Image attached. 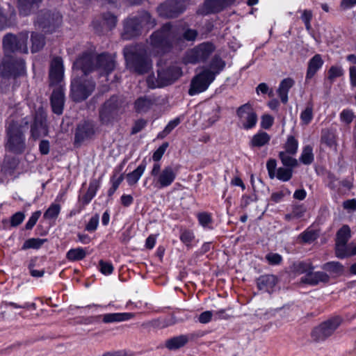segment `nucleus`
I'll list each match as a JSON object with an SVG mask.
<instances>
[{
	"mask_svg": "<svg viewBox=\"0 0 356 356\" xmlns=\"http://www.w3.org/2000/svg\"><path fill=\"white\" fill-rule=\"evenodd\" d=\"M197 36V32L195 29H187L181 35L176 26L166 23L150 35L149 44L156 54H162L168 51L181 37L186 40L194 41Z\"/></svg>",
	"mask_w": 356,
	"mask_h": 356,
	"instance_id": "nucleus-1",
	"label": "nucleus"
},
{
	"mask_svg": "<svg viewBox=\"0 0 356 356\" xmlns=\"http://www.w3.org/2000/svg\"><path fill=\"white\" fill-rule=\"evenodd\" d=\"M64 75V67L63 60L60 57H55L51 62L49 69V82L50 86L59 85L56 87L52 92L50 98L52 111L57 115L63 113L65 95L63 89L60 83L63 81Z\"/></svg>",
	"mask_w": 356,
	"mask_h": 356,
	"instance_id": "nucleus-2",
	"label": "nucleus"
},
{
	"mask_svg": "<svg viewBox=\"0 0 356 356\" xmlns=\"http://www.w3.org/2000/svg\"><path fill=\"white\" fill-rule=\"evenodd\" d=\"M127 67L138 74L147 73L152 67V62L145 48L140 44L124 49Z\"/></svg>",
	"mask_w": 356,
	"mask_h": 356,
	"instance_id": "nucleus-3",
	"label": "nucleus"
},
{
	"mask_svg": "<svg viewBox=\"0 0 356 356\" xmlns=\"http://www.w3.org/2000/svg\"><path fill=\"white\" fill-rule=\"evenodd\" d=\"M128 106L129 102L122 95H112L99 108V118L101 123L108 125L119 120Z\"/></svg>",
	"mask_w": 356,
	"mask_h": 356,
	"instance_id": "nucleus-4",
	"label": "nucleus"
},
{
	"mask_svg": "<svg viewBox=\"0 0 356 356\" xmlns=\"http://www.w3.org/2000/svg\"><path fill=\"white\" fill-rule=\"evenodd\" d=\"M28 121L19 123L10 122L6 128L7 142L6 148L15 154H22L26 148L24 132L27 129Z\"/></svg>",
	"mask_w": 356,
	"mask_h": 356,
	"instance_id": "nucleus-5",
	"label": "nucleus"
},
{
	"mask_svg": "<svg viewBox=\"0 0 356 356\" xmlns=\"http://www.w3.org/2000/svg\"><path fill=\"white\" fill-rule=\"evenodd\" d=\"M26 73L25 63L21 58L13 55H4L0 64L1 82L3 79H16Z\"/></svg>",
	"mask_w": 356,
	"mask_h": 356,
	"instance_id": "nucleus-6",
	"label": "nucleus"
},
{
	"mask_svg": "<svg viewBox=\"0 0 356 356\" xmlns=\"http://www.w3.org/2000/svg\"><path fill=\"white\" fill-rule=\"evenodd\" d=\"M182 74L181 70L177 65H170L161 67L157 70V79L154 81L152 76L147 79V83L149 88L163 87L171 85L176 81Z\"/></svg>",
	"mask_w": 356,
	"mask_h": 356,
	"instance_id": "nucleus-7",
	"label": "nucleus"
},
{
	"mask_svg": "<svg viewBox=\"0 0 356 356\" xmlns=\"http://www.w3.org/2000/svg\"><path fill=\"white\" fill-rule=\"evenodd\" d=\"M29 33L21 32L17 35L8 33L3 38L4 55H12L15 52L28 53L27 40Z\"/></svg>",
	"mask_w": 356,
	"mask_h": 356,
	"instance_id": "nucleus-8",
	"label": "nucleus"
},
{
	"mask_svg": "<svg viewBox=\"0 0 356 356\" xmlns=\"http://www.w3.org/2000/svg\"><path fill=\"white\" fill-rule=\"evenodd\" d=\"M177 169L171 165L165 166L161 170V165L156 163L151 171V175L154 177L155 187L163 188L169 186L176 178Z\"/></svg>",
	"mask_w": 356,
	"mask_h": 356,
	"instance_id": "nucleus-9",
	"label": "nucleus"
},
{
	"mask_svg": "<svg viewBox=\"0 0 356 356\" xmlns=\"http://www.w3.org/2000/svg\"><path fill=\"white\" fill-rule=\"evenodd\" d=\"M214 50L215 47L212 43L203 42L188 51L184 58V61L186 64L204 62Z\"/></svg>",
	"mask_w": 356,
	"mask_h": 356,
	"instance_id": "nucleus-10",
	"label": "nucleus"
},
{
	"mask_svg": "<svg viewBox=\"0 0 356 356\" xmlns=\"http://www.w3.org/2000/svg\"><path fill=\"white\" fill-rule=\"evenodd\" d=\"M95 88V83L91 80L81 77L75 79L71 84V95L75 102H81L88 98Z\"/></svg>",
	"mask_w": 356,
	"mask_h": 356,
	"instance_id": "nucleus-11",
	"label": "nucleus"
},
{
	"mask_svg": "<svg viewBox=\"0 0 356 356\" xmlns=\"http://www.w3.org/2000/svg\"><path fill=\"white\" fill-rule=\"evenodd\" d=\"M189 0H167L156 8L159 16L165 18H175L184 13Z\"/></svg>",
	"mask_w": 356,
	"mask_h": 356,
	"instance_id": "nucleus-12",
	"label": "nucleus"
},
{
	"mask_svg": "<svg viewBox=\"0 0 356 356\" xmlns=\"http://www.w3.org/2000/svg\"><path fill=\"white\" fill-rule=\"evenodd\" d=\"M214 79V73H212L210 70H204L192 79L188 91L189 95H194L204 92Z\"/></svg>",
	"mask_w": 356,
	"mask_h": 356,
	"instance_id": "nucleus-13",
	"label": "nucleus"
},
{
	"mask_svg": "<svg viewBox=\"0 0 356 356\" xmlns=\"http://www.w3.org/2000/svg\"><path fill=\"white\" fill-rule=\"evenodd\" d=\"M62 21V16L56 12L49 10H41L39 12L35 20V23L40 28L47 32L52 31L58 26Z\"/></svg>",
	"mask_w": 356,
	"mask_h": 356,
	"instance_id": "nucleus-14",
	"label": "nucleus"
},
{
	"mask_svg": "<svg viewBox=\"0 0 356 356\" xmlns=\"http://www.w3.org/2000/svg\"><path fill=\"white\" fill-rule=\"evenodd\" d=\"M341 323V319L339 317H334L323 322L314 329L312 333V337L316 341L326 339L334 333Z\"/></svg>",
	"mask_w": 356,
	"mask_h": 356,
	"instance_id": "nucleus-15",
	"label": "nucleus"
},
{
	"mask_svg": "<svg viewBox=\"0 0 356 356\" xmlns=\"http://www.w3.org/2000/svg\"><path fill=\"white\" fill-rule=\"evenodd\" d=\"M96 56L91 52H83L74 61L73 64L74 70H80L85 76L96 71Z\"/></svg>",
	"mask_w": 356,
	"mask_h": 356,
	"instance_id": "nucleus-16",
	"label": "nucleus"
},
{
	"mask_svg": "<svg viewBox=\"0 0 356 356\" xmlns=\"http://www.w3.org/2000/svg\"><path fill=\"white\" fill-rule=\"evenodd\" d=\"M236 115L245 129H252L257 122V115L250 103L239 106L236 110Z\"/></svg>",
	"mask_w": 356,
	"mask_h": 356,
	"instance_id": "nucleus-17",
	"label": "nucleus"
},
{
	"mask_svg": "<svg viewBox=\"0 0 356 356\" xmlns=\"http://www.w3.org/2000/svg\"><path fill=\"white\" fill-rule=\"evenodd\" d=\"M235 0H204L197 13L202 15L218 13L232 5Z\"/></svg>",
	"mask_w": 356,
	"mask_h": 356,
	"instance_id": "nucleus-18",
	"label": "nucleus"
},
{
	"mask_svg": "<svg viewBox=\"0 0 356 356\" xmlns=\"http://www.w3.org/2000/svg\"><path fill=\"white\" fill-rule=\"evenodd\" d=\"M96 71L100 76L108 75L115 67L114 57L107 53H103L96 56Z\"/></svg>",
	"mask_w": 356,
	"mask_h": 356,
	"instance_id": "nucleus-19",
	"label": "nucleus"
},
{
	"mask_svg": "<svg viewBox=\"0 0 356 356\" xmlns=\"http://www.w3.org/2000/svg\"><path fill=\"white\" fill-rule=\"evenodd\" d=\"M123 26V31L121 33V38L123 40H131L141 33L142 26L136 16L125 19Z\"/></svg>",
	"mask_w": 356,
	"mask_h": 356,
	"instance_id": "nucleus-20",
	"label": "nucleus"
},
{
	"mask_svg": "<svg viewBox=\"0 0 356 356\" xmlns=\"http://www.w3.org/2000/svg\"><path fill=\"white\" fill-rule=\"evenodd\" d=\"M95 133V125L92 122H81L76 129L74 142L75 143H81L92 138Z\"/></svg>",
	"mask_w": 356,
	"mask_h": 356,
	"instance_id": "nucleus-21",
	"label": "nucleus"
},
{
	"mask_svg": "<svg viewBox=\"0 0 356 356\" xmlns=\"http://www.w3.org/2000/svg\"><path fill=\"white\" fill-rule=\"evenodd\" d=\"M31 133L34 139H38L47 135L48 129L46 124V117L43 113H37L35 115L34 121L31 127Z\"/></svg>",
	"mask_w": 356,
	"mask_h": 356,
	"instance_id": "nucleus-22",
	"label": "nucleus"
},
{
	"mask_svg": "<svg viewBox=\"0 0 356 356\" xmlns=\"http://www.w3.org/2000/svg\"><path fill=\"white\" fill-rule=\"evenodd\" d=\"M330 280L328 275L322 271L313 273L310 270L306 275L301 278V282L310 285H317L320 282L327 283Z\"/></svg>",
	"mask_w": 356,
	"mask_h": 356,
	"instance_id": "nucleus-23",
	"label": "nucleus"
},
{
	"mask_svg": "<svg viewBox=\"0 0 356 356\" xmlns=\"http://www.w3.org/2000/svg\"><path fill=\"white\" fill-rule=\"evenodd\" d=\"M42 0H18V8L20 15L26 16L38 8Z\"/></svg>",
	"mask_w": 356,
	"mask_h": 356,
	"instance_id": "nucleus-24",
	"label": "nucleus"
},
{
	"mask_svg": "<svg viewBox=\"0 0 356 356\" xmlns=\"http://www.w3.org/2000/svg\"><path fill=\"white\" fill-rule=\"evenodd\" d=\"M277 283V278L273 275H265L259 277L257 280L259 290L270 292Z\"/></svg>",
	"mask_w": 356,
	"mask_h": 356,
	"instance_id": "nucleus-25",
	"label": "nucleus"
},
{
	"mask_svg": "<svg viewBox=\"0 0 356 356\" xmlns=\"http://www.w3.org/2000/svg\"><path fill=\"white\" fill-rule=\"evenodd\" d=\"M155 104V100L149 97L138 98L134 103V108L138 113H145L150 110Z\"/></svg>",
	"mask_w": 356,
	"mask_h": 356,
	"instance_id": "nucleus-26",
	"label": "nucleus"
},
{
	"mask_svg": "<svg viewBox=\"0 0 356 356\" xmlns=\"http://www.w3.org/2000/svg\"><path fill=\"white\" fill-rule=\"evenodd\" d=\"M323 60L320 54L314 55L309 61L306 79H312L316 72L323 66Z\"/></svg>",
	"mask_w": 356,
	"mask_h": 356,
	"instance_id": "nucleus-27",
	"label": "nucleus"
},
{
	"mask_svg": "<svg viewBox=\"0 0 356 356\" xmlns=\"http://www.w3.org/2000/svg\"><path fill=\"white\" fill-rule=\"evenodd\" d=\"M293 85L294 81L291 78H286L281 81L277 89V93L282 103H287L288 92Z\"/></svg>",
	"mask_w": 356,
	"mask_h": 356,
	"instance_id": "nucleus-28",
	"label": "nucleus"
},
{
	"mask_svg": "<svg viewBox=\"0 0 356 356\" xmlns=\"http://www.w3.org/2000/svg\"><path fill=\"white\" fill-rule=\"evenodd\" d=\"M134 316L133 313H113L102 316V321L105 323L121 322L129 320Z\"/></svg>",
	"mask_w": 356,
	"mask_h": 356,
	"instance_id": "nucleus-29",
	"label": "nucleus"
},
{
	"mask_svg": "<svg viewBox=\"0 0 356 356\" xmlns=\"http://www.w3.org/2000/svg\"><path fill=\"white\" fill-rule=\"evenodd\" d=\"M188 341L186 335H179L168 339L165 341V347L170 350H175L184 347Z\"/></svg>",
	"mask_w": 356,
	"mask_h": 356,
	"instance_id": "nucleus-30",
	"label": "nucleus"
},
{
	"mask_svg": "<svg viewBox=\"0 0 356 356\" xmlns=\"http://www.w3.org/2000/svg\"><path fill=\"white\" fill-rule=\"evenodd\" d=\"M335 254L339 259L350 257L354 255L352 249V243L347 244L345 243H335Z\"/></svg>",
	"mask_w": 356,
	"mask_h": 356,
	"instance_id": "nucleus-31",
	"label": "nucleus"
},
{
	"mask_svg": "<svg viewBox=\"0 0 356 356\" xmlns=\"http://www.w3.org/2000/svg\"><path fill=\"white\" fill-rule=\"evenodd\" d=\"M270 139V137L267 133L260 131L252 138L250 146L252 147H261L268 144Z\"/></svg>",
	"mask_w": 356,
	"mask_h": 356,
	"instance_id": "nucleus-32",
	"label": "nucleus"
},
{
	"mask_svg": "<svg viewBox=\"0 0 356 356\" xmlns=\"http://www.w3.org/2000/svg\"><path fill=\"white\" fill-rule=\"evenodd\" d=\"M145 169V164L141 163L133 172L128 173L126 176L127 181L129 186L136 184L143 174Z\"/></svg>",
	"mask_w": 356,
	"mask_h": 356,
	"instance_id": "nucleus-33",
	"label": "nucleus"
},
{
	"mask_svg": "<svg viewBox=\"0 0 356 356\" xmlns=\"http://www.w3.org/2000/svg\"><path fill=\"white\" fill-rule=\"evenodd\" d=\"M32 46V53H35L40 51L44 46L45 40L43 35L38 33H32L31 37Z\"/></svg>",
	"mask_w": 356,
	"mask_h": 356,
	"instance_id": "nucleus-34",
	"label": "nucleus"
},
{
	"mask_svg": "<svg viewBox=\"0 0 356 356\" xmlns=\"http://www.w3.org/2000/svg\"><path fill=\"white\" fill-rule=\"evenodd\" d=\"M321 142L330 148L336 147V139L334 134L329 129H323L321 131Z\"/></svg>",
	"mask_w": 356,
	"mask_h": 356,
	"instance_id": "nucleus-35",
	"label": "nucleus"
},
{
	"mask_svg": "<svg viewBox=\"0 0 356 356\" xmlns=\"http://www.w3.org/2000/svg\"><path fill=\"white\" fill-rule=\"evenodd\" d=\"M136 17L140 22L142 27L143 26H147L148 29H152L156 25L155 19L147 11H142Z\"/></svg>",
	"mask_w": 356,
	"mask_h": 356,
	"instance_id": "nucleus-36",
	"label": "nucleus"
},
{
	"mask_svg": "<svg viewBox=\"0 0 356 356\" xmlns=\"http://www.w3.org/2000/svg\"><path fill=\"white\" fill-rule=\"evenodd\" d=\"M98 187L99 184L96 180H93L90 183L88 189L81 200L83 205L88 204L91 201L95 195Z\"/></svg>",
	"mask_w": 356,
	"mask_h": 356,
	"instance_id": "nucleus-37",
	"label": "nucleus"
},
{
	"mask_svg": "<svg viewBox=\"0 0 356 356\" xmlns=\"http://www.w3.org/2000/svg\"><path fill=\"white\" fill-rule=\"evenodd\" d=\"M292 269L298 274H307L310 270H314V266L310 262L298 261L293 264Z\"/></svg>",
	"mask_w": 356,
	"mask_h": 356,
	"instance_id": "nucleus-38",
	"label": "nucleus"
},
{
	"mask_svg": "<svg viewBox=\"0 0 356 356\" xmlns=\"http://www.w3.org/2000/svg\"><path fill=\"white\" fill-rule=\"evenodd\" d=\"M350 238V229L348 225H343L337 233L336 242L347 243Z\"/></svg>",
	"mask_w": 356,
	"mask_h": 356,
	"instance_id": "nucleus-39",
	"label": "nucleus"
},
{
	"mask_svg": "<svg viewBox=\"0 0 356 356\" xmlns=\"http://www.w3.org/2000/svg\"><path fill=\"white\" fill-rule=\"evenodd\" d=\"M225 65V63L222 60V58L218 56H215L209 65V70H210L212 72V73H214L216 76V74H218L221 70H222Z\"/></svg>",
	"mask_w": 356,
	"mask_h": 356,
	"instance_id": "nucleus-40",
	"label": "nucleus"
},
{
	"mask_svg": "<svg viewBox=\"0 0 356 356\" xmlns=\"http://www.w3.org/2000/svg\"><path fill=\"white\" fill-rule=\"evenodd\" d=\"M290 155L291 154L287 152H280L279 157L284 166L293 168L296 167L298 163V161Z\"/></svg>",
	"mask_w": 356,
	"mask_h": 356,
	"instance_id": "nucleus-41",
	"label": "nucleus"
},
{
	"mask_svg": "<svg viewBox=\"0 0 356 356\" xmlns=\"http://www.w3.org/2000/svg\"><path fill=\"white\" fill-rule=\"evenodd\" d=\"M322 268L335 274H341L343 271V266L338 261L327 262L323 264Z\"/></svg>",
	"mask_w": 356,
	"mask_h": 356,
	"instance_id": "nucleus-42",
	"label": "nucleus"
},
{
	"mask_svg": "<svg viewBox=\"0 0 356 356\" xmlns=\"http://www.w3.org/2000/svg\"><path fill=\"white\" fill-rule=\"evenodd\" d=\"M86 252L83 248L71 249L67 253V258L70 261H79L83 259Z\"/></svg>",
	"mask_w": 356,
	"mask_h": 356,
	"instance_id": "nucleus-43",
	"label": "nucleus"
},
{
	"mask_svg": "<svg viewBox=\"0 0 356 356\" xmlns=\"http://www.w3.org/2000/svg\"><path fill=\"white\" fill-rule=\"evenodd\" d=\"M298 146V140L293 136H290L288 137L287 140L284 145V152L294 155L297 152Z\"/></svg>",
	"mask_w": 356,
	"mask_h": 356,
	"instance_id": "nucleus-44",
	"label": "nucleus"
},
{
	"mask_svg": "<svg viewBox=\"0 0 356 356\" xmlns=\"http://www.w3.org/2000/svg\"><path fill=\"white\" fill-rule=\"evenodd\" d=\"M104 24L106 26L107 30L110 31L115 27L117 24V17L111 13H106L102 15Z\"/></svg>",
	"mask_w": 356,
	"mask_h": 356,
	"instance_id": "nucleus-45",
	"label": "nucleus"
},
{
	"mask_svg": "<svg viewBox=\"0 0 356 356\" xmlns=\"http://www.w3.org/2000/svg\"><path fill=\"white\" fill-rule=\"evenodd\" d=\"M300 161L305 164L309 165L311 164L314 161V154L312 153V148L307 145L306 146L302 151V155L300 156Z\"/></svg>",
	"mask_w": 356,
	"mask_h": 356,
	"instance_id": "nucleus-46",
	"label": "nucleus"
},
{
	"mask_svg": "<svg viewBox=\"0 0 356 356\" xmlns=\"http://www.w3.org/2000/svg\"><path fill=\"white\" fill-rule=\"evenodd\" d=\"M292 173L293 171L291 168H279L275 174V177L281 181H287L292 177Z\"/></svg>",
	"mask_w": 356,
	"mask_h": 356,
	"instance_id": "nucleus-47",
	"label": "nucleus"
},
{
	"mask_svg": "<svg viewBox=\"0 0 356 356\" xmlns=\"http://www.w3.org/2000/svg\"><path fill=\"white\" fill-rule=\"evenodd\" d=\"M60 207L57 204H52L44 212V218L47 219L56 218L59 214Z\"/></svg>",
	"mask_w": 356,
	"mask_h": 356,
	"instance_id": "nucleus-48",
	"label": "nucleus"
},
{
	"mask_svg": "<svg viewBox=\"0 0 356 356\" xmlns=\"http://www.w3.org/2000/svg\"><path fill=\"white\" fill-rule=\"evenodd\" d=\"M44 240L40 238H30L26 240L22 246L23 250H26L29 248L38 249L44 243Z\"/></svg>",
	"mask_w": 356,
	"mask_h": 356,
	"instance_id": "nucleus-49",
	"label": "nucleus"
},
{
	"mask_svg": "<svg viewBox=\"0 0 356 356\" xmlns=\"http://www.w3.org/2000/svg\"><path fill=\"white\" fill-rule=\"evenodd\" d=\"M180 122L181 121L179 118H177L173 120L170 121L165 127L164 130L159 134L158 138H163V137L169 134L180 123Z\"/></svg>",
	"mask_w": 356,
	"mask_h": 356,
	"instance_id": "nucleus-50",
	"label": "nucleus"
},
{
	"mask_svg": "<svg viewBox=\"0 0 356 356\" xmlns=\"http://www.w3.org/2000/svg\"><path fill=\"white\" fill-rule=\"evenodd\" d=\"M327 79L332 81L334 79L340 77L343 74V70L339 66H331L327 72Z\"/></svg>",
	"mask_w": 356,
	"mask_h": 356,
	"instance_id": "nucleus-51",
	"label": "nucleus"
},
{
	"mask_svg": "<svg viewBox=\"0 0 356 356\" xmlns=\"http://www.w3.org/2000/svg\"><path fill=\"white\" fill-rule=\"evenodd\" d=\"M168 147V143H163L153 154L152 159L154 161H159L163 154L165 153L166 149Z\"/></svg>",
	"mask_w": 356,
	"mask_h": 356,
	"instance_id": "nucleus-52",
	"label": "nucleus"
},
{
	"mask_svg": "<svg viewBox=\"0 0 356 356\" xmlns=\"http://www.w3.org/2000/svg\"><path fill=\"white\" fill-rule=\"evenodd\" d=\"M300 118L305 124H309L313 118L312 107L307 106L302 112Z\"/></svg>",
	"mask_w": 356,
	"mask_h": 356,
	"instance_id": "nucleus-53",
	"label": "nucleus"
},
{
	"mask_svg": "<svg viewBox=\"0 0 356 356\" xmlns=\"http://www.w3.org/2000/svg\"><path fill=\"white\" fill-rule=\"evenodd\" d=\"M354 118V113L351 110L345 109L340 114L341 120L347 123L350 124Z\"/></svg>",
	"mask_w": 356,
	"mask_h": 356,
	"instance_id": "nucleus-54",
	"label": "nucleus"
},
{
	"mask_svg": "<svg viewBox=\"0 0 356 356\" xmlns=\"http://www.w3.org/2000/svg\"><path fill=\"white\" fill-rule=\"evenodd\" d=\"M99 215L95 214L92 216L89 220L88 223L86 226V229L88 232L95 231L97 229V227L99 223Z\"/></svg>",
	"mask_w": 356,
	"mask_h": 356,
	"instance_id": "nucleus-55",
	"label": "nucleus"
},
{
	"mask_svg": "<svg viewBox=\"0 0 356 356\" xmlns=\"http://www.w3.org/2000/svg\"><path fill=\"white\" fill-rule=\"evenodd\" d=\"M146 124L147 121L143 119L136 120L131 129V134H136L140 132L142 129L145 128Z\"/></svg>",
	"mask_w": 356,
	"mask_h": 356,
	"instance_id": "nucleus-56",
	"label": "nucleus"
},
{
	"mask_svg": "<svg viewBox=\"0 0 356 356\" xmlns=\"http://www.w3.org/2000/svg\"><path fill=\"white\" fill-rule=\"evenodd\" d=\"M24 218V215L22 212H17L11 216L10 224L13 227H17L20 225Z\"/></svg>",
	"mask_w": 356,
	"mask_h": 356,
	"instance_id": "nucleus-57",
	"label": "nucleus"
},
{
	"mask_svg": "<svg viewBox=\"0 0 356 356\" xmlns=\"http://www.w3.org/2000/svg\"><path fill=\"white\" fill-rule=\"evenodd\" d=\"M266 259L270 264L273 265L279 264L282 260L281 255L277 253H269L266 254Z\"/></svg>",
	"mask_w": 356,
	"mask_h": 356,
	"instance_id": "nucleus-58",
	"label": "nucleus"
},
{
	"mask_svg": "<svg viewBox=\"0 0 356 356\" xmlns=\"http://www.w3.org/2000/svg\"><path fill=\"white\" fill-rule=\"evenodd\" d=\"M41 212L38 211L34 212L32 216L30 217L29 220L26 222L25 227L26 229H31L35 225L38 218H40Z\"/></svg>",
	"mask_w": 356,
	"mask_h": 356,
	"instance_id": "nucleus-59",
	"label": "nucleus"
},
{
	"mask_svg": "<svg viewBox=\"0 0 356 356\" xmlns=\"http://www.w3.org/2000/svg\"><path fill=\"white\" fill-rule=\"evenodd\" d=\"M101 272L104 275H109L113 270V265L111 263L105 262L102 260L99 261Z\"/></svg>",
	"mask_w": 356,
	"mask_h": 356,
	"instance_id": "nucleus-60",
	"label": "nucleus"
},
{
	"mask_svg": "<svg viewBox=\"0 0 356 356\" xmlns=\"http://www.w3.org/2000/svg\"><path fill=\"white\" fill-rule=\"evenodd\" d=\"M276 165L277 163L275 159H270L267 162L266 168L270 179H273L275 177Z\"/></svg>",
	"mask_w": 356,
	"mask_h": 356,
	"instance_id": "nucleus-61",
	"label": "nucleus"
},
{
	"mask_svg": "<svg viewBox=\"0 0 356 356\" xmlns=\"http://www.w3.org/2000/svg\"><path fill=\"white\" fill-rule=\"evenodd\" d=\"M343 207L348 212H353L356 211V199H351L346 200L343 202Z\"/></svg>",
	"mask_w": 356,
	"mask_h": 356,
	"instance_id": "nucleus-62",
	"label": "nucleus"
},
{
	"mask_svg": "<svg viewBox=\"0 0 356 356\" xmlns=\"http://www.w3.org/2000/svg\"><path fill=\"white\" fill-rule=\"evenodd\" d=\"M273 123V118L269 115H264L261 118V126L265 129H269Z\"/></svg>",
	"mask_w": 356,
	"mask_h": 356,
	"instance_id": "nucleus-63",
	"label": "nucleus"
},
{
	"mask_svg": "<svg viewBox=\"0 0 356 356\" xmlns=\"http://www.w3.org/2000/svg\"><path fill=\"white\" fill-rule=\"evenodd\" d=\"M193 238V234L189 231H184L180 236L181 241L187 245H189Z\"/></svg>",
	"mask_w": 356,
	"mask_h": 356,
	"instance_id": "nucleus-64",
	"label": "nucleus"
}]
</instances>
